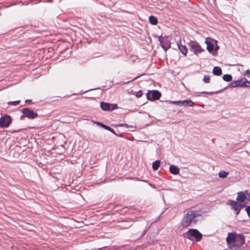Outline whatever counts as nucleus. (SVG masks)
Listing matches in <instances>:
<instances>
[{
  "mask_svg": "<svg viewBox=\"0 0 250 250\" xmlns=\"http://www.w3.org/2000/svg\"><path fill=\"white\" fill-rule=\"evenodd\" d=\"M199 211L192 209H188L183 216L181 224L183 227L187 228L192 224L196 223V217L200 216Z\"/></svg>",
  "mask_w": 250,
  "mask_h": 250,
  "instance_id": "nucleus-1",
  "label": "nucleus"
},
{
  "mask_svg": "<svg viewBox=\"0 0 250 250\" xmlns=\"http://www.w3.org/2000/svg\"><path fill=\"white\" fill-rule=\"evenodd\" d=\"M184 237L186 238L192 240L193 238H195L196 241H200L202 237V234L196 229H189L184 234Z\"/></svg>",
  "mask_w": 250,
  "mask_h": 250,
  "instance_id": "nucleus-2",
  "label": "nucleus"
},
{
  "mask_svg": "<svg viewBox=\"0 0 250 250\" xmlns=\"http://www.w3.org/2000/svg\"><path fill=\"white\" fill-rule=\"evenodd\" d=\"M159 41L162 48L167 51L171 47V37L162 34L159 37Z\"/></svg>",
  "mask_w": 250,
  "mask_h": 250,
  "instance_id": "nucleus-3",
  "label": "nucleus"
},
{
  "mask_svg": "<svg viewBox=\"0 0 250 250\" xmlns=\"http://www.w3.org/2000/svg\"><path fill=\"white\" fill-rule=\"evenodd\" d=\"M188 45L190 50L196 55H198L204 51V49H203L200 45L196 42H191L189 43Z\"/></svg>",
  "mask_w": 250,
  "mask_h": 250,
  "instance_id": "nucleus-4",
  "label": "nucleus"
},
{
  "mask_svg": "<svg viewBox=\"0 0 250 250\" xmlns=\"http://www.w3.org/2000/svg\"><path fill=\"white\" fill-rule=\"evenodd\" d=\"M161 96V93L156 90L149 91L146 94V98L150 101L157 100L160 98Z\"/></svg>",
  "mask_w": 250,
  "mask_h": 250,
  "instance_id": "nucleus-5",
  "label": "nucleus"
},
{
  "mask_svg": "<svg viewBox=\"0 0 250 250\" xmlns=\"http://www.w3.org/2000/svg\"><path fill=\"white\" fill-rule=\"evenodd\" d=\"M22 113L26 117L30 119H34L38 116L37 113L35 112L33 110L28 108H23L22 109Z\"/></svg>",
  "mask_w": 250,
  "mask_h": 250,
  "instance_id": "nucleus-6",
  "label": "nucleus"
},
{
  "mask_svg": "<svg viewBox=\"0 0 250 250\" xmlns=\"http://www.w3.org/2000/svg\"><path fill=\"white\" fill-rule=\"evenodd\" d=\"M100 107L104 111H113L118 108L117 104H110L105 102H101Z\"/></svg>",
  "mask_w": 250,
  "mask_h": 250,
  "instance_id": "nucleus-7",
  "label": "nucleus"
},
{
  "mask_svg": "<svg viewBox=\"0 0 250 250\" xmlns=\"http://www.w3.org/2000/svg\"><path fill=\"white\" fill-rule=\"evenodd\" d=\"M229 205L232 209L235 211L236 215H238L240 210L243 208L242 206L240 204L238 203L237 201L229 200Z\"/></svg>",
  "mask_w": 250,
  "mask_h": 250,
  "instance_id": "nucleus-8",
  "label": "nucleus"
},
{
  "mask_svg": "<svg viewBox=\"0 0 250 250\" xmlns=\"http://www.w3.org/2000/svg\"><path fill=\"white\" fill-rule=\"evenodd\" d=\"M11 118L9 116L2 117L0 118V126L7 127L11 122Z\"/></svg>",
  "mask_w": 250,
  "mask_h": 250,
  "instance_id": "nucleus-9",
  "label": "nucleus"
},
{
  "mask_svg": "<svg viewBox=\"0 0 250 250\" xmlns=\"http://www.w3.org/2000/svg\"><path fill=\"white\" fill-rule=\"evenodd\" d=\"M245 243V237L242 234L235 235V244L233 246H242Z\"/></svg>",
  "mask_w": 250,
  "mask_h": 250,
  "instance_id": "nucleus-10",
  "label": "nucleus"
},
{
  "mask_svg": "<svg viewBox=\"0 0 250 250\" xmlns=\"http://www.w3.org/2000/svg\"><path fill=\"white\" fill-rule=\"evenodd\" d=\"M195 103L191 100H185L183 101H180L179 106H192Z\"/></svg>",
  "mask_w": 250,
  "mask_h": 250,
  "instance_id": "nucleus-11",
  "label": "nucleus"
},
{
  "mask_svg": "<svg viewBox=\"0 0 250 250\" xmlns=\"http://www.w3.org/2000/svg\"><path fill=\"white\" fill-rule=\"evenodd\" d=\"M246 198V193L243 191L237 192L236 200L238 202H243Z\"/></svg>",
  "mask_w": 250,
  "mask_h": 250,
  "instance_id": "nucleus-12",
  "label": "nucleus"
},
{
  "mask_svg": "<svg viewBox=\"0 0 250 250\" xmlns=\"http://www.w3.org/2000/svg\"><path fill=\"white\" fill-rule=\"evenodd\" d=\"M169 169L170 173L173 175L179 174L180 172V169L178 167L174 165H170Z\"/></svg>",
  "mask_w": 250,
  "mask_h": 250,
  "instance_id": "nucleus-13",
  "label": "nucleus"
},
{
  "mask_svg": "<svg viewBox=\"0 0 250 250\" xmlns=\"http://www.w3.org/2000/svg\"><path fill=\"white\" fill-rule=\"evenodd\" d=\"M235 235L233 233H229L226 238L227 243L229 244H235Z\"/></svg>",
  "mask_w": 250,
  "mask_h": 250,
  "instance_id": "nucleus-14",
  "label": "nucleus"
},
{
  "mask_svg": "<svg viewBox=\"0 0 250 250\" xmlns=\"http://www.w3.org/2000/svg\"><path fill=\"white\" fill-rule=\"evenodd\" d=\"M177 45L180 52L184 55H186L188 52V50L185 45H183L181 43L177 42Z\"/></svg>",
  "mask_w": 250,
  "mask_h": 250,
  "instance_id": "nucleus-15",
  "label": "nucleus"
},
{
  "mask_svg": "<svg viewBox=\"0 0 250 250\" xmlns=\"http://www.w3.org/2000/svg\"><path fill=\"white\" fill-rule=\"evenodd\" d=\"M241 86L245 87H250V82L248 81L246 78H244L240 79Z\"/></svg>",
  "mask_w": 250,
  "mask_h": 250,
  "instance_id": "nucleus-16",
  "label": "nucleus"
},
{
  "mask_svg": "<svg viewBox=\"0 0 250 250\" xmlns=\"http://www.w3.org/2000/svg\"><path fill=\"white\" fill-rule=\"evenodd\" d=\"M222 69L219 66H215L214 67L212 73L214 75L216 76H220L222 74Z\"/></svg>",
  "mask_w": 250,
  "mask_h": 250,
  "instance_id": "nucleus-17",
  "label": "nucleus"
},
{
  "mask_svg": "<svg viewBox=\"0 0 250 250\" xmlns=\"http://www.w3.org/2000/svg\"><path fill=\"white\" fill-rule=\"evenodd\" d=\"M229 85L231 87L241 86L240 80L232 81L229 84Z\"/></svg>",
  "mask_w": 250,
  "mask_h": 250,
  "instance_id": "nucleus-18",
  "label": "nucleus"
},
{
  "mask_svg": "<svg viewBox=\"0 0 250 250\" xmlns=\"http://www.w3.org/2000/svg\"><path fill=\"white\" fill-rule=\"evenodd\" d=\"M160 161L159 160H156L154 161L152 164V168L154 170L156 171L157 170L159 167H160Z\"/></svg>",
  "mask_w": 250,
  "mask_h": 250,
  "instance_id": "nucleus-19",
  "label": "nucleus"
},
{
  "mask_svg": "<svg viewBox=\"0 0 250 250\" xmlns=\"http://www.w3.org/2000/svg\"><path fill=\"white\" fill-rule=\"evenodd\" d=\"M228 175L229 172L224 170H221L218 174L219 177L221 178H225L227 177Z\"/></svg>",
  "mask_w": 250,
  "mask_h": 250,
  "instance_id": "nucleus-20",
  "label": "nucleus"
},
{
  "mask_svg": "<svg viewBox=\"0 0 250 250\" xmlns=\"http://www.w3.org/2000/svg\"><path fill=\"white\" fill-rule=\"evenodd\" d=\"M223 79L226 82H230L232 81V77L230 74H225L223 76Z\"/></svg>",
  "mask_w": 250,
  "mask_h": 250,
  "instance_id": "nucleus-21",
  "label": "nucleus"
},
{
  "mask_svg": "<svg viewBox=\"0 0 250 250\" xmlns=\"http://www.w3.org/2000/svg\"><path fill=\"white\" fill-rule=\"evenodd\" d=\"M149 21L151 23L154 25L156 24L158 22L157 19L153 16H151L149 17Z\"/></svg>",
  "mask_w": 250,
  "mask_h": 250,
  "instance_id": "nucleus-22",
  "label": "nucleus"
},
{
  "mask_svg": "<svg viewBox=\"0 0 250 250\" xmlns=\"http://www.w3.org/2000/svg\"><path fill=\"white\" fill-rule=\"evenodd\" d=\"M207 43V49L209 52H211L213 50L214 45L210 42H206Z\"/></svg>",
  "mask_w": 250,
  "mask_h": 250,
  "instance_id": "nucleus-23",
  "label": "nucleus"
},
{
  "mask_svg": "<svg viewBox=\"0 0 250 250\" xmlns=\"http://www.w3.org/2000/svg\"><path fill=\"white\" fill-rule=\"evenodd\" d=\"M133 94L135 95L136 97L140 98V97H142V96L143 95L142 91L139 90V91H138L136 92H133Z\"/></svg>",
  "mask_w": 250,
  "mask_h": 250,
  "instance_id": "nucleus-24",
  "label": "nucleus"
},
{
  "mask_svg": "<svg viewBox=\"0 0 250 250\" xmlns=\"http://www.w3.org/2000/svg\"><path fill=\"white\" fill-rule=\"evenodd\" d=\"M20 102H21L20 100H17V101H15L9 102L8 103V104L9 105H13L14 106H16V105H18L20 103Z\"/></svg>",
  "mask_w": 250,
  "mask_h": 250,
  "instance_id": "nucleus-25",
  "label": "nucleus"
},
{
  "mask_svg": "<svg viewBox=\"0 0 250 250\" xmlns=\"http://www.w3.org/2000/svg\"><path fill=\"white\" fill-rule=\"evenodd\" d=\"M242 246H232V247L231 248V250H244Z\"/></svg>",
  "mask_w": 250,
  "mask_h": 250,
  "instance_id": "nucleus-26",
  "label": "nucleus"
},
{
  "mask_svg": "<svg viewBox=\"0 0 250 250\" xmlns=\"http://www.w3.org/2000/svg\"><path fill=\"white\" fill-rule=\"evenodd\" d=\"M203 81L206 83H209L210 82V77L208 75H205L203 79Z\"/></svg>",
  "mask_w": 250,
  "mask_h": 250,
  "instance_id": "nucleus-27",
  "label": "nucleus"
},
{
  "mask_svg": "<svg viewBox=\"0 0 250 250\" xmlns=\"http://www.w3.org/2000/svg\"><path fill=\"white\" fill-rule=\"evenodd\" d=\"M150 225H149L148 226H146V227L144 231L143 232L142 234L140 236V238L142 237L144 235H145V234L146 233V231L149 229L150 228Z\"/></svg>",
  "mask_w": 250,
  "mask_h": 250,
  "instance_id": "nucleus-28",
  "label": "nucleus"
},
{
  "mask_svg": "<svg viewBox=\"0 0 250 250\" xmlns=\"http://www.w3.org/2000/svg\"><path fill=\"white\" fill-rule=\"evenodd\" d=\"M105 129L111 132L112 133H113L115 135H117V134L116 133V132H115L114 129L113 128H112L111 127H110V126H109L107 125L106 127H105Z\"/></svg>",
  "mask_w": 250,
  "mask_h": 250,
  "instance_id": "nucleus-29",
  "label": "nucleus"
},
{
  "mask_svg": "<svg viewBox=\"0 0 250 250\" xmlns=\"http://www.w3.org/2000/svg\"><path fill=\"white\" fill-rule=\"evenodd\" d=\"M221 91V90H219V91H215V92L202 91V92H201V93H206V94L211 95V94H217V93H219Z\"/></svg>",
  "mask_w": 250,
  "mask_h": 250,
  "instance_id": "nucleus-30",
  "label": "nucleus"
},
{
  "mask_svg": "<svg viewBox=\"0 0 250 250\" xmlns=\"http://www.w3.org/2000/svg\"><path fill=\"white\" fill-rule=\"evenodd\" d=\"M245 210L247 213L248 216L250 218V206H248L245 208Z\"/></svg>",
  "mask_w": 250,
  "mask_h": 250,
  "instance_id": "nucleus-31",
  "label": "nucleus"
},
{
  "mask_svg": "<svg viewBox=\"0 0 250 250\" xmlns=\"http://www.w3.org/2000/svg\"><path fill=\"white\" fill-rule=\"evenodd\" d=\"M117 126H124L126 128H128L129 125L126 124H120L116 125Z\"/></svg>",
  "mask_w": 250,
  "mask_h": 250,
  "instance_id": "nucleus-32",
  "label": "nucleus"
},
{
  "mask_svg": "<svg viewBox=\"0 0 250 250\" xmlns=\"http://www.w3.org/2000/svg\"><path fill=\"white\" fill-rule=\"evenodd\" d=\"M96 124L98 125H100L102 127L104 128V129H105V127L107 126L106 125H105L104 124L100 123V122H96Z\"/></svg>",
  "mask_w": 250,
  "mask_h": 250,
  "instance_id": "nucleus-33",
  "label": "nucleus"
},
{
  "mask_svg": "<svg viewBox=\"0 0 250 250\" xmlns=\"http://www.w3.org/2000/svg\"><path fill=\"white\" fill-rule=\"evenodd\" d=\"M96 124L98 125H100L102 127L104 128V129H105V127L107 126L106 125H105L104 124L100 123V122H96Z\"/></svg>",
  "mask_w": 250,
  "mask_h": 250,
  "instance_id": "nucleus-34",
  "label": "nucleus"
},
{
  "mask_svg": "<svg viewBox=\"0 0 250 250\" xmlns=\"http://www.w3.org/2000/svg\"><path fill=\"white\" fill-rule=\"evenodd\" d=\"M170 103L172 104H176V105H177L179 106L180 101H170Z\"/></svg>",
  "mask_w": 250,
  "mask_h": 250,
  "instance_id": "nucleus-35",
  "label": "nucleus"
},
{
  "mask_svg": "<svg viewBox=\"0 0 250 250\" xmlns=\"http://www.w3.org/2000/svg\"><path fill=\"white\" fill-rule=\"evenodd\" d=\"M245 192L246 193V198L248 197V200H250V193L248 190H245Z\"/></svg>",
  "mask_w": 250,
  "mask_h": 250,
  "instance_id": "nucleus-36",
  "label": "nucleus"
},
{
  "mask_svg": "<svg viewBox=\"0 0 250 250\" xmlns=\"http://www.w3.org/2000/svg\"><path fill=\"white\" fill-rule=\"evenodd\" d=\"M25 117H26V116H25L24 114H23V115H21V116L20 117V120H23L24 119V118H25Z\"/></svg>",
  "mask_w": 250,
  "mask_h": 250,
  "instance_id": "nucleus-37",
  "label": "nucleus"
},
{
  "mask_svg": "<svg viewBox=\"0 0 250 250\" xmlns=\"http://www.w3.org/2000/svg\"><path fill=\"white\" fill-rule=\"evenodd\" d=\"M250 71L249 69L247 70L245 72L246 74H247V75H249L250 74Z\"/></svg>",
  "mask_w": 250,
  "mask_h": 250,
  "instance_id": "nucleus-38",
  "label": "nucleus"
},
{
  "mask_svg": "<svg viewBox=\"0 0 250 250\" xmlns=\"http://www.w3.org/2000/svg\"><path fill=\"white\" fill-rule=\"evenodd\" d=\"M30 101H31V100H26L25 101V103H28L29 102H30Z\"/></svg>",
  "mask_w": 250,
  "mask_h": 250,
  "instance_id": "nucleus-39",
  "label": "nucleus"
},
{
  "mask_svg": "<svg viewBox=\"0 0 250 250\" xmlns=\"http://www.w3.org/2000/svg\"><path fill=\"white\" fill-rule=\"evenodd\" d=\"M117 136H120V137H122V135L121 134H118Z\"/></svg>",
  "mask_w": 250,
  "mask_h": 250,
  "instance_id": "nucleus-40",
  "label": "nucleus"
},
{
  "mask_svg": "<svg viewBox=\"0 0 250 250\" xmlns=\"http://www.w3.org/2000/svg\"><path fill=\"white\" fill-rule=\"evenodd\" d=\"M247 76H248V77H250V74H249V75H247Z\"/></svg>",
  "mask_w": 250,
  "mask_h": 250,
  "instance_id": "nucleus-41",
  "label": "nucleus"
},
{
  "mask_svg": "<svg viewBox=\"0 0 250 250\" xmlns=\"http://www.w3.org/2000/svg\"><path fill=\"white\" fill-rule=\"evenodd\" d=\"M149 185L151 187H154V186H153L151 184H149Z\"/></svg>",
  "mask_w": 250,
  "mask_h": 250,
  "instance_id": "nucleus-42",
  "label": "nucleus"
}]
</instances>
